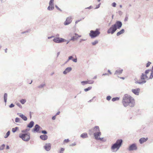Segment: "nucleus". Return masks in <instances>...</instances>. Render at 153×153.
Returning <instances> with one entry per match:
<instances>
[{"instance_id":"obj_35","label":"nucleus","mask_w":153,"mask_h":153,"mask_svg":"<svg viewBox=\"0 0 153 153\" xmlns=\"http://www.w3.org/2000/svg\"><path fill=\"white\" fill-rule=\"evenodd\" d=\"M98 43V41L97 40H95L94 42H92V44L93 45H95Z\"/></svg>"},{"instance_id":"obj_7","label":"nucleus","mask_w":153,"mask_h":153,"mask_svg":"<svg viewBox=\"0 0 153 153\" xmlns=\"http://www.w3.org/2000/svg\"><path fill=\"white\" fill-rule=\"evenodd\" d=\"M53 41L54 42L59 43L65 42L67 40L66 39L62 38L55 37L53 39Z\"/></svg>"},{"instance_id":"obj_44","label":"nucleus","mask_w":153,"mask_h":153,"mask_svg":"<svg viewBox=\"0 0 153 153\" xmlns=\"http://www.w3.org/2000/svg\"><path fill=\"white\" fill-rule=\"evenodd\" d=\"M151 63L149 62H148V63L146 64V67H149L150 65L151 64Z\"/></svg>"},{"instance_id":"obj_47","label":"nucleus","mask_w":153,"mask_h":153,"mask_svg":"<svg viewBox=\"0 0 153 153\" xmlns=\"http://www.w3.org/2000/svg\"><path fill=\"white\" fill-rule=\"evenodd\" d=\"M73 58V57L72 56H69L68 58V60H72Z\"/></svg>"},{"instance_id":"obj_13","label":"nucleus","mask_w":153,"mask_h":153,"mask_svg":"<svg viewBox=\"0 0 153 153\" xmlns=\"http://www.w3.org/2000/svg\"><path fill=\"white\" fill-rule=\"evenodd\" d=\"M140 89L139 88L131 90L132 92L136 95H138L140 92Z\"/></svg>"},{"instance_id":"obj_30","label":"nucleus","mask_w":153,"mask_h":153,"mask_svg":"<svg viewBox=\"0 0 153 153\" xmlns=\"http://www.w3.org/2000/svg\"><path fill=\"white\" fill-rule=\"evenodd\" d=\"M88 81H83L81 82V84L82 85H84L85 84H88Z\"/></svg>"},{"instance_id":"obj_37","label":"nucleus","mask_w":153,"mask_h":153,"mask_svg":"<svg viewBox=\"0 0 153 153\" xmlns=\"http://www.w3.org/2000/svg\"><path fill=\"white\" fill-rule=\"evenodd\" d=\"M15 121L16 123H20V119L18 117H16L15 118Z\"/></svg>"},{"instance_id":"obj_26","label":"nucleus","mask_w":153,"mask_h":153,"mask_svg":"<svg viewBox=\"0 0 153 153\" xmlns=\"http://www.w3.org/2000/svg\"><path fill=\"white\" fill-rule=\"evenodd\" d=\"M19 128L18 127H16L14 128H12V131L13 133H15L16 132L17 130H18Z\"/></svg>"},{"instance_id":"obj_4","label":"nucleus","mask_w":153,"mask_h":153,"mask_svg":"<svg viewBox=\"0 0 153 153\" xmlns=\"http://www.w3.org/2000/svg\"><path fill=\"white\" fill-rule=\"evenodd\" d=\"M123 141L122 139L117 140L116 142L113 144L111 146V149L113 150V152H114V150L116 149L115 151H117L121 146Z\"/></svg>"},{"instance_id":"obj_36","label":"nucleus","mask_w":153,"mask_h":153,"mask_svg":"<svg viewBox=\"0 0 153 153\" xmlns=\"http://www.w3.org/2000/svg\"><path fill=\"white\" fill-rule=\"evenodd\" d=\"M150 71H151V69H148L145 71V74L147 75V74H148Z\"/></svg>"},{"instance_id":"obj_53","label":"nucleus","mask_w":153,"mask_h":153,"mask_svg":"<svg viewBox=\"0 0 153 153\" xmlns=\"http://www.w3.org/2000/svg\"><path fill=\"white\" fill-rule=\"evenodd\" d=\"M103 137L100 138V137H99L98 139V140H100V141H103Z\"/></svg>"},{"instance_id":"obj_48","label":"nucleus","mask_w":153,"mask_h":153,"mask_svg":"<svg viewBox=\"0 0 153 153\" xmlns=\"http://www.w3.org/2000/svg\"><path fill=\"white\" fill-rule=\"evenodd\" d=\"M69 139H65L64 140V143H68L69 142Z\"/></svg>"},{"instance_id":"obj_55","label":"nucleus","mask_w":153,"mask_h":153,"mask_svg":"<svg viewBox=\"0 0 153 153\" xmlns=\"http://www.w3.org/2000/svg\"><path fill=\"white\" fill-rule=\"evenodd\" d=\"M92 8V7L91 6H90L88 7L85 8V9H91Z\"/></svg>"},{"instance_id":"obj_24","label":"nucleus","mask_w":153,"mask_h":153,"mask_svg":"<svg viewBox=\"0 0 153 153\" xmlns=\"http://www.w3.org/2000/svg\"><path fill=\"white\" fill-rule=\"evenodd\" d=\"M75 36H74L71 37V39H70V41L72 40L74 41L77 39L78 38V37H77V35H78V34L77 33H75Z\"/></svg>"},{"instance_id":"obj_60","label":"nucleus","mask_w":153,"mask_h":153,"mask_svg":"<svg viewBox=\"0 0 153 153\" xmlns=\"http://www.w3.org/2000/svg\"><path fill=\"white\" fill-rule=\"evenodd\" d=\"M102 76H105V75H107V76H109V75L108 74V73H105V74H103L102 75Z\"/></svg>"},{"instance_id":"obj_43","label":"nucleus","mask_w":153,"mask_h":153,"mask_svg":"<svg viewBox=\"0 0 153 153\" xmlns=\"http://www.w3.org/2000/svg\"><path fill=\"white\" fill-rule=\"evenodd\" d=\"M111 98V97L110 96H108L106 97V100H110Z\"/></svg>"},{"instance_id":"obj_1","label":"nucleus","mask_w":153,"mask_h":153,"mask_svg":"<svg viewBox=\"0 0 153 153\" xmlns=\"http://www.w3.org/2000/svg\"><path fill=\"white\" fill-rule=\"evenodd\" d=\"M122 103L123 105L126 107L128 105L131 107H133L135 104V102L134 99L130 95L128 94H125L123 98Z\"/></svg>"},{"instance_id":"obj_64","label":"nucleus","mask_w":153,"mask_h":153,"mask_svg":"<svg viewBox=\"0 0 153 153\" xmlns=\"http://www.w3.org/2000/svg\"><path fill=\"white\" fill-rule=\"evenodd\" d=\"M56 37H59V34H56Z\"/></svg>"},{"instance_id":"obj_39","label":"nucleus","mask_w":153,"mask_h":153,"mask_svg":"<svg viewBox=\"0 0 153 153\" xmlns=\"http://www.w3.org/2000/svg\"><path fill=\"white\" fill-rule=\"evenodd\" d=\"M88 84H93L94 82V81L93 80H88Z\"/></svg>"},{"instance_id":"obj_54","label":"nucleus","mask_w":153,"mask_h":153,"mask_svg":"<svg viewBox=\"0 0 153 153\" xmlns=\"http://www.w3.org/2000/svg\"><path fill=\"white\" fill-rule=\"evenodd\" d=\"M128 19V18L127 16H126L125 18L124 19V21L125 22L127 21Z\"/></svg>"},{"instance_id":"obj_50","label":"nucleus","mask_w":153,"mask_h":153,"mask_svg":"<svg viewBox=\"0 0 153 153\" xmlns=\"http://www.w3.org/2000/svg\"><path fill=\"white\" fill-rule=\"evenodd\" d=\"M72 60L74 62H77V59L76 58L75 59H73Z\"/></svg>"},{"instance_id":"obj_46","label":"nucleus","mask_w":153,"mask_h":153,"mask_svg":"<svg viewBox=\"0 0 153 153\" xmlns=\"http://www.w3.org/2000/svg\"><path fill=\"white\" fill-rule=\"evenodd\" d=\"M116 4L114 2L112 4V6L114 7H116Z\"/></svg>"},{"instance_id":"obj_19","label":"nucleus","mask_w":153,"mask_h":153,"mask_svg":"<svg viewBox=\"0 0 153 153\" xmlns=\"http://www.w3.org/2000/svg\"><path fill=\"white\" fill-rule=\"evenodd\" d=\"M34 122L32 121L27 125V127L30 128H32L34 126Z\"/></svg>"},{"instance_id":"obj_25","label":"nucleus","mask_w":153,"mask_h":153,"mask_svg":"<svg viewBox=\"0 0 153 153\" xmlns=\"http://www.w3.org/2000/svg\"><path fill=\"white\" fill-rule=\"evenodd\" d=\"M7 93H5L4 94V102L5 103V105L6 104V102H7Z\"/></svg>"},{"instance_id":"obj_20","label":"nucleus","mask_w":153,"mask_h":153,"mask_svg":"<svg viewBox=\"0 0 153 153\" xmlns=\"http://www.w3.org/2000/svg\"><path fill=\"white\" fill-rule=\"evenodd\" d=\"M54 9V4H51L49 5V6L48 7L47 9L48 10L51 11L53 10Z\"/></svg>"},{"instance_id":"obj_51","label":"nucleus","mask_w":153,"mask_h":153,"mask_svg":"<svg viewBox=\"0 0 153 153\" xmlns=\"http://www.w3.org/2000/svg\"><path fill=\"white\" fill-rule=\"evenodd\" d=\"M100 4H101V3H100L98 5H97L96 6V8H95V9H98L99 8L100 6Z\"/></svg>"},{"instance_id":"obj_18","label":"nucleus","mask_w":153,"mask_h":153,"mask_svg":"<svg viewBox=\"0 0 153 153\" xmlns=\"http://www.w3.org/2000/svg\"><path fill=\"white\" fill-rule=\"evenodd\" d=\"M40 138L42 140H45L47 139L48 138V136L45 134L41 135L40 136Z\"/></svg>"},{"instance_id":"obj_34","label":"nucleus","mask_w":153,"mask_h":153,"mask_svg":"<svg viewBox=\"0 0 153 153\" xmlns=\"http://www.w3.org/2000/svg\"><path fill=\"white\" fill-rule=\"evenodd\" d=\"M91 88H92L91 87H89L87 88H85L84 89V91H85L86 92V91H87L90 90L91 89Z\"/></svg>"},{"instance_id":"obj_21","label":"nucleus","mask_w":153,"mask_h":153,"mask_svg":"<svg viewBox=\"0 0 153 153\" xmlns=\"http://www.w3.org/2000/svg\"><path fill=\"white\" fill-rule=\"evenodd\" d=\"M123 71V69H118L116 71L114 74H121Z\"/></svg>"},{"instance_id":"obj_52","label":"nucleus","mask_w":153,"mask_h":153,"mask_svg":"<svg viewBox=\"0 0 153 153\" xmlns=\"http://www.w3.org/2000/svg\"><path fill=\"white\" fill-rule=\"evenodd\" d=\"M118 13L120 15H121L123 14V12L121 11H119Z\"/></svg>"},{"instance_id":"obj_31","label":"nucleus","mask_w":153,"mask_h":153,"mask_svg":"<svg viewBox=\"0 0 153 153\" xmlns=\"http://www.w3.org/2000/svg\"><path fill=\"white\" fill-rule=\"evenodd\" d=\"M150 75L149 78V79H152L153 78V71H151Z\"/></svg>"},{"instance_id":"obj_23","label":"nucleus","mask_w":153,"mask_h":153,"mask_svg":"<svg viewBox=\"0 0 153 153\" xmlns=\"http://www.w3.org/2000/svg\"><path fill=\"white\" fill-rule=\"evenodd\" d=\"M125 32V30L123 29H122L120 31L118 32L117 33V35L118 36L121 34L124 33Z\"/></svg>"},{"instance_id":"obj_15","label":"nucleus","mask_w":153,"mask_h":153,"mask_svg":"<svg viewBox=\"0 0 153 153\" xmlns=\"http://www.w3.org/2000/svg\"><path fill=\"white\" fill-rule=\"evenodd\" d=\"M17 114L21 117L24 120L27 121V117L24 115L23 114L20 113H17Z\"/></svg>"},{"instance_id":"obj_56","label":"nucleus","mask_w":153,"mask_h":153,"mask_svg":"<svg viewBox=\"0 0 153 153\" xmlns=\"http://www.w3.org/2000/svg\"><path fill=\"white\" fill-rule=\"evenodd\" d=\"M56 118V116L55 115L52 117V119L53 120H55Z\"/></svg>"},{"instance_id":"obj_8","label":"nucleus","mask_w":153,"mask_h":153,"mask_svg":"<svg viewBox=\"0 0 153 153\" xmlns=\"http://www.w3.org/2000/svg\"><path fill=\"white\" fill-rule=\"evenodd\" d=\"M113 25L117 30V29H120L122 27V23L121 21H117Z\"/></svg>"},{"instance_id":"obj_40","label":"nucleus","mask_w":153,"mask_h":153,"mask_svg":"<svg viewBox=\"0 0 153 153\" xmlns=\"http://www.w3.org/2000/svg\"><path fill=\"white\" fill-rule=\"evenodd\" d=\"M41 132L44 134H47V131L45 130H42V131Z\"/></svg>"},{"instance_id":"obj_41","label":"nucleus","mask_w":153,"mask_h":153,"mask_svg":"<svg viewBox=\"0 0 153 153\" xmlns=\"http://www.w3.org/2000/svg\"><path fill=\"white\" fill-rule=\"evenodd\" d=\"M16 105L18 106L19 108H22V105H21V104L18 102V103H16Z\"/></svg>"},{"instance_id":"obj_12","label":"nucleus","mask_w":153,"mask_h":153,"mask_svg":"<svg viewBox=\"0 0 153 153\" xmlns=\"http://www.w3.org/2000/svg\"><path fill=\"white\" fill-rule=\"evenodd\" d=\"M72 21V17L70 16L67 17L64 22V25H68L70 24Z\"/></svg>"},{"instance_id":"obj_62","label":"nucleus","mask_w":153,"mask_h":153,"mask_svg":"<svg viewBox=\"0 0 153 153\" xmlns=\"http://www.w3.org/2000/svg\"><path fill=\"white\" fill-rule=\"evenodd\" d=\"M81 20L80 19V20H78L76 21L75 22V24H77V23H78V22H79Z\"/></svg>"},{"instance_id":"obj_9","label":"nucleus","mask_w":153,"mask_h":153,"mask_svg":"<svg viewBox=\"0 0 153 153\" xmlns=\"http://www.w3.org/2000/svg\"><path fill=\"white\" fill-rule=\"evenodd\" d=\"M117 29L115 27L112 25L107 30V32L108 34H113L114 32L117 30Z\"/></svg>"},{"instance_id":"obj_33","label":"nucleus","mask_w":153,"mask_h":153,"mask_svg":"<svg viewBox=\"0 0 153 153\" xmlns=\"http://www.w3.org/2000/svg\"><path fill=\"white\" fill-rule=\"evenodd\" d=\"M20 102L22 104H24L26 102V100L25 99H23L20 100Z\"/></svg>"},{"instance_id":"obj_38","label":"nucleus","mask_w":153,"mask_h":153,"mask_svg":"<svg viewBox=\"0 0 153 153\" xmlns=\"http://www.w3.org/2000/svg\"><path fill=\"white\" fill-rule=\"evenodd\" d=\"M54 0H50L49 2V4L51 5V4H54Z\"/></svg>"},{"instance_id":"obj_27","label":"nucleus","mask_w":153,"mask_h":153,"mask_svg":"<svg viewBox=\"0 0 153 153\" xmlns=\"http://www.w3.org/2000/svg\"><path fill=\"white\" fill-rule=\"evenodd\" d=\"M120 99V97H116L113 98L112 99V101L113 102L115 101H117L119 100Z\"/></svg>"},{"instance_id":"obj_32","label":"nucleus","mask_w":153,"mask_h":153,"mask_svg":"<svg viewBox=\"0 0 153 153\" xmlns=\"http://www.w3.org/2000/svg\"><path fill=\"white\" fill-rule=\"evenodd\" d=\"M45 85V83H42L40 85H39V86H38V88H43L44 87V86Z\"/></svg>"},{"instance_id":"obj_45","label":"nucleus","mask_w":153,"mask_h":153,"mask_svg":"<svg viewBox=\"0 0 153 153\" xmlns=\"http://www.w3.org/2000/svg\"><path fill=\"white\" fill-rule=\"evenodd\" d=\"M14 105L13 103H11L10 105H9V107L10 108H12L14 106Z\"/></svg>"},{"instance_id":"obj_10","label":"nucleus","mask_w":153,"mask_h":153,"mask_svg":"<svg viewBox=\"0 0 153 153\" xmlns=\"http://www.w3.org/2000/svg\"><path fill=\"white\" fill-rule=\"evenodd\" d=\"M137 149V147L136 143H134L130 145L128 148L129 151L136 150Z\"/></svg>"},{"instance_id":"obj_63","label":"nucleus","mask_w":153,"mask_h":153,"mask_svg":"<svg viewBox=\"0 0 153 153\" xmlns=\"http://www.w3.org/2000/svg\"><path fill=\"white\" fill-rule=\"evenodd\" d=\"M6 149H10V147H9V146L7 145L6 146Z\"/></svg>"},{"instance_id":"obj_11","label":"nucleus","mask_w":153,"mask_h":153,"mask_svg":"<svg viewBox=\"0 0 153 153\" xmlns=\"http://www.w3.org/2000/svg\"><path fill=\"white\" fill-rule=\"evenodd\" d=\"M42 128L38 124H36L34 126V128L32 130V132L34 133H38L40 129H42Z\"/></svg>"},{"instance_id":"obj_14","label":"nucleus","mask_w":153,"mask_h":153,"mask_svg":"<svg viewBox=\"0 0 153 153\" xmlns=\"http://www.w3.org/2000/svg\"><path fill=\"white\" fill-rule=\"evenodd\" d=\"M51 144L50 143L45 144L44 146V148L47 151H49L51 149Z\"/></svg>"},{"instance_id":"obj_5","label":"nucleus","mask_w":153,"mask_h":153,"mask_svg":"<svg viewBox=\"0 0 153 153\" xmlns=\"http://www.w3.org/2000/svg\"><path fill=\"white\" fill-rule=\"evenodd\" d=\"M100 34V32L98 29H97L95 30H91L89 33L91 38H94L98 36Z\"/></svg>"},{"instance_id":"obj_3","label":"nucleus","mask_w":153,"mask_h":153,"mask_svg":"<svg viewBox=\"0 0 153 153\" xmlns=\"http://www.w3.org/2000/svg\"><path fill=\"white\" fill-rule=\"evenodd\" d=\"M95 132L94 133V136L96 140H98L99 137L100 136L101 134V132L100 131V129L99 127L97 126H95L94 128L89 130V134L91 135L93 133Z\"/></svg>"},{"instance_id":"obj_42","label":"nucleus","mask_w":153,"mask_h":153,"mask_svg":"<svg viewBox=\"0 0 153 153\" xmlns=\"http://www.w3.org/2000/svg\"><path fill=\"white\" fill-rule=\"evenodd\" d=\"M65 149L63 148H61L59 151V153H63V152L64 151Z\"/></svg>"},{"instance_id":"obj_28","label":"nucleus","mask_w":153,"mask_h":153,"mask_svg":"<svg viewBox=\"0 0 153 153\" xmlns=\"http://www.w3.org/2000/svg\"><path fill=\"white\" fill-rule=\"evenodd\" d=\"M5 146V145L4 144H3L0 146V151L3 150L4 149Z\"/></svg>"},{"instance_id":"obj_22","label":"nucleus","mask_w":153,"mask_h":153,"mask_svg":"<svg viewBox=\"0 0 153 153\" xmlns=\"http://www.w3.org/2000/svg\"><path fill=\"white\" fill-rule=\"evenodd\" d=\"M80 137L83 138H85L88 137V135L86 133H84L81 135Z\"/></svg>"},{"instance_id":"obj_6","label":"nucleus","mask_w":153,"mask_h":153,"mask_svg":"<svg viewBox=\"0 0 153 153\" xmlns=\"http://www.w3.org/2000/svg\"><path fill=\"white\" fill-rule=\"evenodd\" d=\"M148 77L147 75L144 74V73H142L141 75L140 76V78L142 81L141 82H139L136 81L135 82V83L136 84H144L146 82V81L145 80V79H148Z\"/></svg>"},{"instance_id":"obj_16","label":"nucleus","mask_w":153,"mask_h":153,"mask_svg":"<svg viewBox=\"0 0 153 153\" xmlns=\"http://www.w3.org/2000/svg\"><path fill=\"white\" fill-rule=\"evenodd\" d=\"M148 139V138L147 137L146 138L144 137L141 138L139 139V142L140 144H142L144 142H146Z\"/></svg>"},{"instance_id":"obj_59","label":"nucleus","mask_w":153,"mask_h":153,"mask_svg":"<svg viewBox=\"0 0 153 153\" xmlns=\"http://www.w3.org/2000/svg\"><path fill=\"white\" fill-rule=\"evenodd\" d=\"M55 36H49L48 37V39H51L52 38H53V37H54Z\"/></svg>"},{"instance_id":"obj_61","label":"nucleus","mask_w":153,"mask_h":153,"mask_svg":"<svg viewBox=\"0 0 153 153\" xmlns=\"http://www.w3.org/2000/svg\"><path fill=\"white\" fill-rule=\"evenodd\" d=\"M1 3H4L5 2L6 0H0Z\"/></svg>"},{"instance_id":"obj_57","label":"nucleus","mask_w":153,"mask_h":153,"mask_svg":"<svg viewBox=\"0 0 153 153\" xmlns=\"http://www.w3.org/2000/svg\"><path fill=\"white\" fill-rule=\"evenodd\" d=\"M29 30H26V31L23 32H22V33L24 34L28 32H29Z\"/></svg>"},{"instance_id":"obj_29","label":"nucleus","mask_w":153,"mask_h":153,"mask_svg":"<svg viewBox=\"0 0 153 153\" xmlns=\"http://www.w3.org/2000/svg\"><path fill=\"white\" fill-rule=\"evenodd\" d=\"M10 134V131H8L7 133H6V135L4 136L5 138H7L9 135Z\"/></svg>"},{"instance_id":"obj_2","label":"nucleus","mask_w":153,"mask_h":153,"mask_svg":"<svg viewBox=\"0 0 153 153\" xmlns=\"http://www.w3.org/2000/svg\"><path fill=\"white\" fill-rule=\"evenodd\" d=\"M30 130L29 129H26L21 131L22 133L19 134V137L24 141L27 142L30 139V134L27 132Z\"/></svg>"},{"instance_id":"obj_49","label":"nucleus","mask_w":153,"mask_h":153,"mask_svg":"<svg viewBox=\"0 0 153 153\" xmlns=\"http://www.w3.org/2000/svg\"><path fill=\"white\" fill-rule=\"evenodd\" d=\"M55 7L57 8V9L59 10L60 11H62L56 5H55Z\"/></svg>"},{"instance_id":"obj_17","label":"nucleus","mask_w":153,"mask_h":153,"mask_svg":"<svg viewBox=\"0 0 153 153\" xmlns=\"http://www.w3.org/2000/svg\"><path fill=\"white\" fill-rule=\"evenodd\" d=\"M72 68L71 67H68L65 69L64 71H63V74H66L67 73L70 72Z\"/></svg>"},{"instance_id":"obj_58","label":"nucleus","mask_w":153,"mask_h":153,"mask_svg":"<svg viewBox=\"0 0 153 153\" xmlns=\"http://www.w3.org/2000/svg\"><path fill=\"white\" fill-rule=\"evenodd\" d=\"M76 145V143H72L70 145V146H75Z\"/></svg>"}]
</instances>
